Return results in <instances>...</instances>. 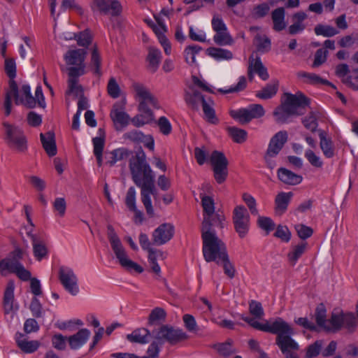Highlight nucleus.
<instances>
[{"label":"nucleus","mask_w":358,"mask_h":358,"mask_svg":"<svg viewBox=\"0 0 358 358\" xmlns=\"http://www.w3.org/2000/svg\"><path fill=\"white\" fill-rule=\"evenodd\" d=\"M129 170L134 182L141 188V201L148 215H155L150 195L156 192L155 187V173L146 162V156L143 151L138 152L129 160Z\"/></svg>","instance_id":"f257e3e1"},{"label":"nucleus","mask_w":358,"mask_h":358,"mask_svg":"<svg viewBox=\"0 0 358 358\" xmlns=\"http://www.w3.org/2000/svg\"><path fill=\"white\" fill-rule=\"evenodd\" d=\"M243 318L245 322L256 329L276 334L275 343L286 358L289 355H296L292 352L299 348L298 343L292 338L294 330L283 319L277 317L274 320H265L262 323L249 317Z\"/></svg>","instance_id":"f03ea898"},{"label":"nucleus","mask_w":358,"mask_h":358,"mask_svg":"<svg viewBox=\"0 0 358 358\" xmlns=\"http://www.w3.org/2000/svg\"><path fill=\"white\" fill-rule=\"evenodd\" d=\"M13 99L17 105L22 104L28 108L35 107L36 102L40 106H45L44 96L42 87L40 85L36 87L35 91V97H34L31 94V88L29 85H22L20 92L15 81L11 80L9 83V90L6 92L4 103L5 113L6 115H10L11 112V101Z\"/></svg>","instance_id":"7ed1b4c3"},{"label":"nucleus","mask_w":358,"mask_h":358,"mask_svg":"<svg viewBox=\"0 0 358 358\" xmlns=\"http://www.w3.org/2000/svg\"><path fill=\"white\" fill-rule=\"evenodd\" d=\"M203 254L206 262L220 264V259L227 255L226 245L217 237L213 227L201 228Z\"/></svg>","instance_id":"20e7f679"},{"label":"nucleus","mask_w":358,"mask_h":358,"mask_svg":"<svg viewBox=\"0 0 358 358\" xmlns=\"http://www.w3.org/2000/svg\"><path fill=\"white\" fill-rule=\"evenodd\" d=\"M308 105V99L301 92L295 94H285V99L275 108L273 115L279 122H285L292 115L302 114L301 110Z\"/></svg>","instance_id":"39448f33"},{"label":"nucleus","mask_w":358,"mask_h":358,"mask_svg":"<svg viewBox=\"0 0 358 358\" xmlns=\"http://www.w3.org/2000/svg\"><path fill=\"white\" fill-rule=\"evenodd\" d=\"M108 238L110 243L112 250L113 252L116 262L126 271L129 273H141L143 268L136 262H134L129 257L126 248L124 247L122 241L115 231L113 227L110 225L108 226Z\"/></svg>","instance_id":"423d86ee"},{"label":"nucleus","mask_w":358,"mask_h":358,"mask_svg":"<svg viewBox=\"0 0 358 358\" xmlns=\"http://www.w3.org/2000/svg\"><path fill=\"white\" fill-rule=\"evenodd\" d=\"M201 206L203 211L202 228H210L213 226L223 227L224 216L215 213V201L212 196L201 194Z\"/></svg>","instance_id":"0eeeda50"},{"label":"nucleus","mask_w":358,"mask_h":358,"mask_svg":"<svg viewBox=\"0 0 358 358\" xmlns=\"http://www.w3.org/2000/svg\"><path fill=\"white\" fill-rule=\"evenodd\" d=\"M130 90L134 99L138 102V105L143 103L145 106L150 105L154 108H159L157 99L143 83L132 80Z\"/></svg>","instance_id":"6e6552de"},{"label":"nucleus","mask_w":358,"mask_h":358,"mask_svg":"<svg viewBox=\"0 0 358 358\" xmlns=\"http://www.w3.org/2000/svg\"><path fill=\"white\" fill-rule=\"evenodd\" d=\"M6 129V141L13 150L23 152L27 150V140L22 131L15 126L4 124Z\"/></svg>","instance_id":"1a4fd4ad"},{"label":"nucleus","mask_w":358,"mask_h":358,"mask_svg":"<svg viewBox=\"0 0 358 358\" xmlns=\"http://www.w3.org/2000/svg\"><path fill=\"white\" fill-rule=\"evenodd\" d=\"M58 276L61 284L66 292L73 296H76L79 293L78 279L71 268L60 266Z\"/></svg>","instance_id":"9d476101"},{"label":"nucleus","mask_w":358,"mask_h":358,"mask_svg":"<svg viewBox=\"0 0 358 358\" xmlns=\"http://www.w3.org/2000/svg\"><path fill=\"white\" fill-rule=\"evenodd\" d=\"M210 162L213 166L214 177L218 183H222L228 175V160L224 155L215 150L210 156Z\"/></svg>","instance_id":"9b49d317"},{"label":"nucleus","mask_w":358,"mask_h":358,"mask_svg":"<svg viewBox=\"0 0 358 358\" xmlns=\"http://www.w3.org/2000/svg\"><path fill=\"white\" fill-rule=\"evenodd\" d=\"M264 114L265 110L260 104H251L245 108L231 112V116L242 124L248 123L252 119L262 117Z\"/></svg>","instance_id":"f8f14e48"},{"label":"nucleus","mask_w":358,"mask_h":358,"mask_svg":"<svg viewBox=\"0 0 358 358\" xmlns=\"http://www.w3.org/2000/svg\"><path fill=\"white\" fill-rule=\"evenodd\" d=\"M233 222L241 238L245 237L249 229L250 215L243 206H237L233 211Z\"/></svg>","instance_id":"ddd939ff"},{"label":"nucleus","mask_w":358,"mask_h":358,"mask_svg":"<svg viewBox=\"0 0 358 358\" xmlns=\"http://www.w3.org/2000/svg\"><path fill=\"white\" fill-rule=\"evenodd\" d=\"M87 52L85 50H70L66 52L64 56V59L67 65L72 66L68 69L69 73L71 72L72 69H83V75L85 73V59Z\"/></svg>","instance_id":"4468645a"},{"label":"nucleus","mask_w":358,"mask_h":358,"mask_svg":"<svg viewBox=\"0 0 358 358\" xmlns=\"http://www.w3.org/2000/svg\"><path fill=\"white\" fill-rule=\"evenodd\" d=\"M175 233V227L171 223H163L157 227L152 234V243L162 245L168 243Z\"/></svg>","instance_id":"2eb2a0df"},{"label":"nucleus","mask_w":358,"mask_h":358,"mask_svg":"<svg viewBox=\"0 0 358 358\" xmlns=\"http://www.w3.org/2000/svg\"><path fill=\"white\" fill-rule=\"evenodd\" d=\"M110 116L117 129L127 127L131 122L129 115L124 111V103H115L110 111Z\"/></svg>","instance_id":"dca6fc26"},{"label":"nucleus","mask_w":358,"mask_h":358,"mask_svg":"<svg viewBox=\"0 0 358 358\" xmlns=\"http://www.w3.org/2000/svg\"><path fill=\"white\" fill-rule=\"evenodd\" d=\"M155 338L159 343L169 341L171 343L185 337V333L181 330H176L168 326H162L157 331H153Z\"/></svg>","instance_id":"f3484780"},{"label":"nucleus","mask_w":358,"mask_h":358,"mask_svg":"<svg viewBox=\"0 0 358 358\" xmlns=\"http://www.w3.org/2000/svg\"><path fill=\"white\" fill-rule=\"evenodd\" d=\"M93 5L101 13L112 16L120 15L122 10L118 0H94Z\"/></svg>","instance_id":"a211bd4d"},{"label":"nucleus","mask_w":358,"mask_h":358,"mask_svg":"<svg viewBox=\"0 0 358 358\" xmlns=\"http://www.w3.org/2000/svg\"><path fill=\"white\" fill-rule=\"evenodd\" d=\"M83 75V69H72L69 73L68 90L66 92L67 96H72L73 98L78 97L83 94V87L78 83V77Z\"/></svg>","instance_id":"6ab92c4d"},{"label":"nucleus","mask_w":358,"mask_h":358,"mask_svg":"<svg viewBox=\"0 0 358 358\" xmlns=\"http://www.w3.org/2000/svg\"><path fill=\"white\" fill-rule=\"evenodd\" d=\"M186 103L192 108L198 110L207 101L195 86H189L185 95Z\"/></svg>","instance_id":"aec40b11"},{"label":"nucleus","mask_w":358,"mask_h":358,"mask_svg":"<svg viewBox=\"0 0 358 358\" xmlns=\"http://www.w3.org/2000/svg\"><path fill=\"white\" fill-rule=\"evenodd\" d=\"M254 73L258 74V76L263 80H266L269 76L267 72L266 68L263 65L259 57H254L252 55L249 58V66H248V77L250 80H252Z\"/></svg>","instance_id":"412c9836"},{"label":"nucleus","mask_w":358,"mask_h":358,"mask_svg":"<svg viewBox=\"0 0 358 358\" xmlns=\"http://www.w3.org/2000/svg\"><path fill=\"white\" fill-rule=\"evenodd\" d=\"M33 248V254L38 262L47 259L48 256V248L44 240L36 234H29Z\"/></svg>","instance_id":"4be33fe9"},{"label":"nucleus","mask_w":358,"mask_h":358,"mask_svg":"<svg viewBox=\"0 0 358 358\" xmlns=\"http://www.w3.org/2000/svg\"><path fill=\"white\" fill-rule=\"evenodd\" d=\"M139 113L131 119V122L136 127H143L145 124L150 123L153 119L154 115L152 111L149 108L148 106L141 105L138 106Z\"/></svg>","instance_id":"5701e85b"},{"label":"nucleus","mask_w":358,"mask_h":358,"mask_svg":"<svg viewBox=\"0 0 358 358\" xmlns=\"http://www.w3.org/2000/svg\"><path fill=\"white\" fill-rule=\"evenodd\" d=\"M91 332L87 329H81L76 334L68 338L71 349L78 350L83 347L89 340Z\"/></svg>","instance_id":"b1692460"},{"label":"nucleus","mask_w":358,"mask_h":358,"mask_svg":"<svg viewBox=\"0 0 358 358\" xmlns=\"http://www.w3.org/2000/svg\"><path fill=\"white\" fill-rule=\"evenodd\" d=\"M130 153L131 152L125 148H120L112 151L106 152L104 156L106 164L113 166L117 162L127 158Z\"/></svg>","instance_id":"393cba45"},{"label":"nucleus","mask_w":358,"mask_h":358,"mask_svg":"<svg viewBox=\"0 0 358 358\" xmlns=\"http://www.w3.org/2000/svg\"><path fill=\"white\" fill-rule=\"evenodd\" d=\"M319 137L320 147L324 156L327 158H332L335 155V148L331 138L327 137L323 131H320Z\"/></svg>","instance_id":"a878e982"},{"label":"nucleus","mask_w":358,"mask_h":358,"mask_svg":"<svg viewBox=\"0 0 358 358\" xmlns=\"http://www.w3.org/2000/svg\"><path fill=\"white\" fill-rule=\"evenodd\" d=\"M14 284L9 282L4 293L3 306L6 313L18 310V306L14 304Z\"/></svg>","instance_id":"bb28decb"},{"label":"nucleus","mask_w":358,"mask_h":358,"mask_svg":"<svg viewBox=\"0 0 358 358\" xmlns=\"http://www.w3.org/2000/svg\"><path fill=\"white\" fill-rule=\"evenodd\" d=\"M41 143L46 153L52 157L57 154V147L53 132L48 131L40 135Z\"/></svg>","instance_id":"cd10ccee"},{"label":"nucleus","mask_w":358,"mask_h":358,"mask_svg":"<svg viewBox=\"0 0 358 358\" xmlns=\"http://www.w3.org/2000/svg\"><path fill=\"white\" fill-rule=\"evenodd\" d=\"M278 177L282 182L291 185H298L302 181V177L301 176L295 174L285 168L278 169Z\"/></svg>","instance_id":"c85d7f7f"},{"label":"nucleus","mask_w":358,"mask_h":358,"mask_svg":"<svg viewBox=\"0 0 358 358\" xmlns=\"http://www.w3.org/2000/svg\"><path fill=\"white\" fill-rule=\"evenodd\" d=\"M16 343L22 351L28 354L34 352L40 346V343L38 341H29L24 338L21 334L17 335Z\"/></svg>","instance_id":"c756f323"},{"label":"nucleus","mask_w":358,"mask_h":358,"mask_svg":"<svg viewBox=\"0 0 358 358\" xmlns=\"http://www.w3.org/2000/svg\"><path fill=\"white\" fill-rule=\"evenodd\" d=\"M285 17V12L283 8H278L272 11L273 28L275 31H280L286 27Z\"/></svg>","instance_id":"7c9ffc66"},{"label":"nucleus","mask_w":358,"mask_h":358,"mask_svg":"<svg viewBox=\"0 0 358 358\" xmlns=\"http://www.w3.org/2000/svg\"><path fill=\"white\" fill-rule=\"evenodd\" d=\"M162 60V52L155 47H149L147 56V61L149 64V69L152 72H155L159 67Z\"/></svg>","instance_id":"2f4dec72"},{"label":"nucleus","mask_w":358,"mask_h":358,"mask_svg":"<svg viewBox=\"0 0 358 358\" xmlns=\"http://www.w3.org/2000/svg\"><path fill=\"white\" fill-rule=\"evenodd\" d=\"M343 324V313L333 312L331 318L328 320L327 324L324 326L327 331L336 332L338 331Z\"/></svg>","instance_id":"473e14b6"},{"label":"nucleus","mask_w":358,"mask_h":358,"mask_svg":"<svg viewBox=\"0 0 358 358\" xmlns=\"http://www.w3.org/2000/svg\"><path fill=\"white\" fill-rule=\"evenodd\" d=\"M147 252L148 253V262L151 266L152 271L157 275H159L161 273V268L157 261L158 259H164L163 252L155 248L150 249Z\"/></svg>","instance_id":"72a5a7b5"},{"label":"nucleus","mask_w":358,"mask_h":358,"mask_svg":"<svg viewBox=\"0 0 358 358\" xmlns=\"http://www.w3.org/2000/svg\"><path fill=\"white\" fill-rule=\"evenodd\" d=\"M150 336V331L145 329H137L132 331L131 334L127 335V338L131 343H138L141 344L147 343Z\"/></svg>","instance_id":"f704fd0d"},{"label":"nucleus","mask_w":358,"mask_h":358,"mask_svg":"<svg viewBox=\"0 0 358 358\" xmlns=\"http://www.w3.org/2000/svg\"><path fill=\"white\" fill-rule=\"evenodd\" d=\"M92 143L94 148L93 152L96 157L97 164L99 166H101L103 163L102 154L105 145V138L103 134L93 138Z\"/></svg>","instance_id":"c9c22d12"},{"label":"nucleus","mask_w":358,"mask_h":358,"mask_svg":"<svg viewBox=\"0 0 358 358\" xmlns=\"http://www.w3.org/2000/svg\"><path fill=\"white\" fill-rule=\"evenodd\" d=\"M208 56L217 61L230 60L233 58V53L228 50L211 47L206 50Z\"/></svg>","instance_id":"e433bc0d"},{"label":"nucleus","mask_w":358,"mask_h":358,"mask_svg":"<svg viewBox=\"0 0 358 358\" xmlns=\"http://www.w3.org/2000/svg\"><path fill=\"white\" fill-rule=\"evenodd\" d=\"M297 77L299 79H301L303 82L311 84V85H329V83L328 80H324L320 77L318 75L315 73H307L305 71H299L297 73Z\"/></svg>","instance_id":"4c0bfd02"},{"label":"nucleus","mask_w":358,"mask_h":358,"mask_svg":"<svg viewBox=\"0 0 358 358\" xmlns=\"http://www.w3.org/2000/svg\"><path fill=\"white\" fill-rule=\"evenodd\" d=\"M292 195V192H281L277 195L275 202L278 213L282 214L285 211Z\"/></svg>","instance_id":"58836bf2"},{"label":"nucleus","mask_w":358,"mask_h":358,"mask_svg":"<svg viewBox=\"0 0 358 358\" xmlns=\"http://www.w3.org/2000/svg\"><path fill=\"white\" fill-rule=\"evenodd\" d=\"M201 106L205 119L211 124H217L218 119L216 117L215 110L213 108V101L210 98H207V101L203 102V104Z\"/></svg>","instance_id":"ea45409f"},{"label":"nucleus","mask_w":358,"mask_h":358,"mask_svg":"<svg viewBox=\"0 0 358 358\" xmlns=\"http://www.w3.org/2000/svg\"><path fill=\"white\" fill-rule=\"evenodd\" d=\"M307 248L306 243H301L294 246L288 254V259L289 263L294 266L298 259L302 256Z\"/></svg>","instance_id":"a19ab883"},{"label":"nucleus","mask_w":358,"mask_h":358,"mask_svg":"<svg viewBox=\"0 0 358 358\" xmlns=\"http://www.w3.org/2000/svg\"><path fill=\"white\" fill-rule=\"evenodd\" d=\"M278 83L268 84L265 87L257 92L256 96L262 99H268L275 96L278 92Z\"/></svg>","instance_id":"79ce46f5"},{"label":"nucleus","mask_w":358,"mask_h":358,"mask_svg":"<svg viewBox=\"0 0 358 358\" xmlns=\"http://www.w3.org/2000/svg\"><path fill=\"white\" fill-rule=\"evenodd\" d=\"M213 41L218 45H231L234 42L228 29H227V31L215 32L213 36Z\"/></svg>","instance_id":"37998d69"},{"label":"nucleus","mask_w":358,"mask_h":358,"mask_svg":"<svg viewBox=\"0 0 358 358\" xmlns=\"http://www.w3.org/2000/svg\"><path fill=\"white\" fill-rule=\"evenodd\" d=\"M249 310L250 314L253 315L254 317L241 315V318L243 320V317H249L250 319L256 320L258 322H260L259 320H262L264 315L262 304L256 301H252L249 304Z\"/></svg>","instance_id":"c03bdc74"},{"label":"nucleus","mask_w":358,"mask_h":358,"mask_svg":"<svg viewBox=\"0 0 358 358\" xmlns=\"http://www.w3.org/2000/svg\"><path fill=\"white\" fill-rule=\"evenodd\" d=\"M136 192L135 188L134 187H129L126 195L125 203L130 210L136 212V215L140 216L141 219H142L141 213L136 210Z\"/></svg>","instance_id":"a18cd8bd"},{"label":"nucleus","mask_w":358,"mask_h":358,"mask_svg":"<svg viewBox=\"0 0 358 358\" xmlns=\"http://www.w3.org/2000/svg\"><path fill=\"white\" fill-rule=\"evenodd\" d=\"M165 310L159 307L155 308L150 313L148 318V323L150 325L159 324L166 318Z\"/></svg>","instance_id":"49530a36"},{"label":"nucleus","mask_w":358,"mask_h":358,"mask_svg":"<svg viewBox=\"0 0 358 358\" xmlns=\"http://www.w3.org/2000/svg\"><path fill=\"white\" fill-rule=\"evenodd\" d=\"M201 50L199 45H189L187 46L184 51L185 58L186 62L189 65L196 64V55Z\"/></svg>","instance_id":"de8ad7c7"},{"label":"nucleus","mask_w":358,"mask_h":358,"mask_svg":"<svg viewBox=\"0 0 358 358\" xmlns=\"http://www.w3.org/2000/svg\"><path fill=\"white\" fill-rule=\"evenodd\" d=\"M18 261L7 257L0 261V273L6 275L7 273H14Z\"/></svg>","instance_id":"09e8293b"},{"label":"nucleus","mask_w":358,"mask_h":358,"mask_svg":"<svg viewBox=\"0 0 358 358\" xmlns=\"http://www.w3.org/2000/svg\"><path fill=\"white\" fill-rule=\"evenodd\" d=\"M227 130L230 136L236 143H242L246 140L247 132L245 130L235 127H228Z\"/></svg>","instance_id":"8fccbe9b"},{"label":"nucleus","mask_w":358,"mask_h":358,"mask_svg":"<svg viewBox=\"0 0 358 358\" xmlns=\"http://www.w3.org/2000/svg\"><path fill=\"white\" fill-rule=\"evenodd\" d=\"M314 30L316 35L325 37H331L338 34V30L330 25L317 24Z\"/></svg>","instance_id":"3c124183"},{"label":"nucleus","mask_w":358,"mask_h":358,"mask_svg":"<svg viewBox=\"0 0 358 358\" xmlns=\"http://www.w3.org/2000/svg\"><path fill=\"white\" fill-rule=\"evenodd\" d=\"M258 51L266 52L271 49V41L265 35H257L255 38Z\"/></svg>","instance_id":"603ef678"},{"label":"nucleus","mask_w":358,"mask_h":358,"mask_svg":"<svg viewBox=\"0 0 358 358\" xmlns=\"http://www.w3.org/2000/svg\"><path fill=\"white\" fill-rule=\"evenodd\" d=\"M107 92L113 99H117L120 96L121 89L114 77H111L108 80Z\"/></svg>","instance_id":"864d4df0"},{"label":"nucleus","mask_w":358,"mask_h":358,"mask_svg":"<svg viewBox=\"0 0 358 358\" xmlns=\"http://www.w3.org/2000/svg\"><path fill=\"white\" fill-rule=\"evenodd\" d=\"M90 67L94 74L101 75V57L96 48H94L92 52Z\"/></svg>","instance_id":"5fc2aeb1"},{"label":"nucleus","mask_w":358,"mask_h":358,"mask_svg":"<svg viewBox=\"0 0 358 358\" xmlns=\"http://www.w3.org/2000/svg\"><path fill=\"white\" fill-rule=\"evenodd\" d=\"M305 157L308 162L314 167L320 169L323 166V161L321 157L316 155L312 150H306L305 152Z\"/></svg>","instance_id":"6e6d98bb"},{"label":"nucleus","mask_w":358,"mask_h":358,"mask_svg":"<svg viewBox=\"0 0 358 358\" xmlns=\"http://www.w3.org/2000/svg\"><path fill=\"white\" fill-rule=\"evenodd\" d=\"M258 226L268 234L275 228V224L273 220L268 217L259 216L257 220Z\"/></svg>","instance_id":"4d7b16f0"},{"label":"nucleus","mask_w":358,"mask_h":358,"mask_svg":"<svg viewBox=\"0 0 358 358\" xmlns=\"http://www.w3.org/2000/svg\"><path fill=\"white\" fill-rule=\"evenodd\" d=\"M327 311L324 307L321 305L317 307L315 313V320L317 325L324 330V326L327 324L328 320L326 319Z\"/></svg>","instance_id":"13d9d810"},{"label":"nucleus","mask_w":358,"mask_h":358,"mask_svg":"<svg viewBox=\"0 0 358 358\" xmlns=\"http://www.w3.org/2000/svg\"><path fill=\"white\" fill-rule=\"evenodd\" d=\"M219 264L222 265L224 273L229 278H233L235 276L236 270L233 264L230 262L228 255H227L225 257L220 259Z\"/></svg>","instance_id":"bf43d9fd"},{"label":"nucleus","mask_w":358,"mask_h":358,"mask_svg":"<svg viewBox=\"0 0 358 358\" xmlns=\"http://www.w3.org/2000/svg\"><path fill=\"white\" fill-rule=\"evenodd\" d=\"M323 342L321 340L316 341L313 344L310 345L306 351V358H313L317 357L320 351L322 346Z\"/></svg>","instance_id":"052dcab7"},{"label":"nucleus","mask_w":358,"mask_h":358,"mask_svg":"<svg viewBox=\"0 0 358 358\" xmlns=\"http://www.w3.org/2000/svg\"><path fill=\"white\" fill-rule=\"evenodd\" d=\"M242 198L243 201L248 206L251 214L258 215V210L256 207L257 203L255 199L252 195L247 193H244Z\"/></svg>","instance_id":"680f3d73"},{"label":"nucleus","mask_w":358,"mask_h":358,"mask_svg":"<svg viewBox=\"0 0 358 358\" xmlns=\"http://www.w3.org/2000/svg\"><path fill=\"white\" fill-rule=\"evenodd\" d=\"M159 131L164 135H169L172 131V127L169 120L164 116L160 117L157 121Z\"/></svg>","instance_id":"e2e57ef3"},{"label":"nucleus","mask_w":358,"mask_h":358,"mask_svg":"<svg viewBox=\"0 0 358 358\" xmlns=\"http://www.w3.org/2000/svg\"><path fill=\"white\" fill-rule=\"evenodd\" d=\"M212 28L214 31H227V27L224 22L220 15L217 14L213 15L211 20Z\"/></svg>","instance_id":"0e129e2a"},{"label":"nucleus","mask_w":358,"mask_h":358,"mask_svg":"<svg viewBox=\"0 0 358 358\" xmlns=\"http://www.w3.org/2000/svg\"><path fill=\"white\" fill-rule=\"evenodd\" d=\"M53 208L55 211L57 212L59 217L64 216L66 209L65 199L63 197L56 198L53 202Z\"/></svg>","instance_id":"69168bd1"},{"label":"nucleus","mask_w":358,"mask_h":358,"mask_svg":"<svg viewBox=\"0 0 358 358\" xmlns=\"http://www.w3.org/2000/svg\"><path fill=\"white\" fill-rule=\"evenodd\" d=\"M5 71L8 76L10 78L9 83L16 76V64L13 59H5Z\"/></svg>","instance_id":"338daca9"},{"label":"nucleus","mask_w":358,"mask_h":358,"mask_svg":"<svg viewBox=\"0 0 358 358\" xmlns=\"http://www.w3.org/2000/svg\"><path fill=\"white\" fill-rule=\"evenodd\" d=\"M346 329L349 331H352L357 326L356 318L353 313H343V324Z\"/></svg>","instance_id":"774afa93"}]
</instances>
